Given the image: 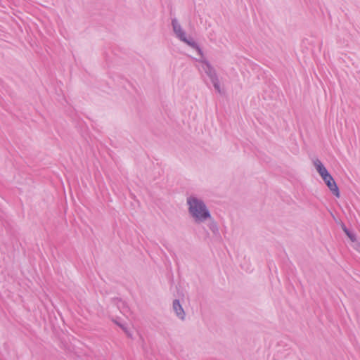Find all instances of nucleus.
Here are the masks:
<instances>
[{"label":"nucleus","mask_w":360,"mask_h":360,"mask_svg":"<svg viewBox=\"0 0 360 360\" xmlns=\"http://www.w3.org/2000/svg\"><path fill=\"white\" fill-rule=\"evenodd\" d=\"M189 210L197 221H204L210 217V213L204 203L193 197L188 199Z\"/></svg>","instance_id":"f257e3e1"},{"label":"nucleus","mask_w":360,"mask_h":360,"mask_svg":"<svg viewBox=\"0 0 360 360\" xmlns=\"http://www.w3.org/2000/svg\"><path fill=\"white\" fill-rule=\"evenodd\" d=\"M330 191L337 197H340L339 188L331 175L323 179Z\"/></svg>","instance_id":"f03ea898"},{"label":"nucleus","mask_w":360,"mask_h":360,"mask_svg":"<svg viewBox=\"0 0 360 360\" xmlns=\"http://www.w3.org/2000/svg\"><path fill=\"white\" fill-rule=\"evenodd\" d=\"M314 165L317 172H319V174H320L323 179L327 178L330 175L328 172L327 169L324 167V165L321 163L320 160H316L314 162Z\"/></svg>","instance_id":"7ed1b4c3"},{"label":"nucleus","mask_w":360,"mask_h":360,"mask_svg":"<svg viewBox=\"0 0 360 360\" xmlns=\"http://www.w3.org/2000/svg\"><path fill=\"white\" fill-rule=\"evenodd\" d=\"M174 32L176 33L178 37L184 41L186 42L188 44H191V43L184 38V34L181 32V27L179 25H177L176 21L172 22Z\"/></svg>","instance_id":"20e7f679"},{"label":"nucleus","mask_w":360,"mask_h":360,"mask_svg":"<svg viewBox=\"0 0 360 360\" xmlns=\"http://www.w3.org/2000/svg\"><path fill=\"white\" fill-rule=\"evenodd\" d=\"M173 307L177 316L183 319L184 318V311L178 300L174 301Z\"/></svg>","instance_id":"39448f33"},{"label":"nucleus","mask_w":360,"mask_h":360,"mask_svg":"<svg viewBox=\"0 0 360 360\" xmlns=\"http://www.w3.org/2000/svg\"><path fill=\"white\" fill-rule=\"evenodd\" d=\"M344 231H345V232L346 233V234H347V235L350 238V239H351L352 241H354V238L353 237V236H352V235L349 233V232L347 231V229L345 228V229H344Z\"/></svg>","instance_id":"423d86ee"},{"label":"nucleus","mask_w":360,"mask_h":360,"mask_svg":"<svg viewBox=\"0 0 360 360\" xmlns=\"http://www.w3.org/2000/svg\"><path fill=\"white\" fill-rule=\"evenodd\" d=\"M214 87L216 88V89H217L218 91H220L219 86L217 82H214Z\"/></svg>","instance_id":"0eeeda50"}]
</instances>
